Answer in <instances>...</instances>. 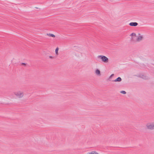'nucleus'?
Masks as SVG:
<instances>
[{"label": "nucleus", "instance_id": "obj_14", "mask_svg": "<svg viewBox=\"0 0 154 154\" xmlns=\"http://www.w3.org/2000/svg\"><path fill=\"white\" fill-rule=\"evenodd\" d=\"M49 57L50 59H53L54 58V57L53 56H49Z\"/></svg>", "mask_w": 154, "mask_h": 154}, {"label": "nucleus", "instance_id": "obj_3", "mask_svg": "<svg viewBox=\"0 0 154 154\" xmlns=\"http://www.w3.org/2000/svg\"><path fill=\"white\" fill-rule=\"evenodd\" d=\"M146 127L148 129H154V122L147 123L146 125Z\"/></svg>", "mask_w": 154, "mask_h": 154}, {"label": "nucleus", "instance_id": "obj_4", "mask_svg": "<svg viewBox=\"0 0 154 154\" xmlns=\"http://www.w3.org/2000/svg\"><path fill=\"white\" fill-rule=\"evenodd\" d=\"M143 38V35L140 34L139 33L138 35L137 36L135 42H139L142 40Z\"/></svg>", "mask_w": 154, "mask_h": 154}, {"label": "nucleus", "instance_id": "obj_7", "mask_svg": "<svg viewBox=\"0 0 154 154\" xmlns=\"http://www.w3.org/2000/svg\"><path fill=\"white\" fill-rule=\"evenodd\" d=\"M95 74L98 76H100L101 75L100 71L98 69H97L95 70Z\"/></svg>", "mask_w": 154, "mask_h": 154}, {"label": "nucleus", "instance_id": "obj_6", "mask_svg": "<svg viewBox=\"0 0 154 154\" xmlns=\"http://www.w3.org/2000/svg\"><path fill=\"white\" fill-rule=\"evenodd\" d=\"M87 154H100L96 150H92L87 152Z\"/></svg>", "mask_w": 154, "mask_h": 154}, {"label": "nucleus", "instance_id": "obj_9", "mask_svg": "<svg viewBox=\"0 0 154 154\" xmlns=\"http://www.w3.org/2000/svg\"><path fill=\"white\" fill-rule=\"evenodd\" d=\"M121 81H122L121 78L120 77H119L117 79H116L115 80L113 81L114 82H121Z\"/></svg>", "mask_w": 154, "mask_h": 154}, {"label": "nucleus", "instance_id": "obj_1", "mask_svg": "<svg viewBox=\"0 0 154 154\" xmlns=\"http://www.w3.org/2000/svg\"><path fill=\"white\" fill-rule=\"evenodd\" d=\"M14 95L19 99L23 98L24 97V93L23 91L19 90L14 92Z\"/></svg>", "mask_w": 154, "mask_h": 154}, {"label": "nucleus", "instance_id": "obj_10", "mask_svg": "<svg viewBox=\"0 0 154 154\" xmlns=\"http://www.w3.org/2000/svg\"><path fill=\"white\" fill-rule=\"evenodd\" d=\"M59 49L58 48H57L55 51V53L56 55H57L58 54V51Z\"/></svg>", "mask_w": 154, "mask_h": 154}, {"label": "nucleus", "instance_id": "obj_2", "mask_svg": "<svg viewBox=\"0 0 154 154\" xmlns=\"http://www.w3.org/2000/svg\"><path fill=\"white\" fill-rule=\"evenodd\" d=\"M97 58L100 60L104 63H107L109 62V59L103 55H99L97 56Z\"/></svg>", "mask_w": 154, "mask_h": 154}, {"label": "nucleus", "instance_id": "obj_11", "mask_svg": "<svg viewBox=\"0 0 154 154\" xmlns=\"http://www.w3.org/2000/svg\"><path fill=\"white\" fill-rule=\"evenodd\" d=\"M49 36H51L53 37H55V35H54L52 34H49Z\"/></svg>", "mask_w": 154, "mask_h": 154}, {"label": "nucleus", "instance_id": "obj_8", "mask_svg": "<svg viewBox=\"0 0 154 154\" xmlns=\"http://www.w3.org/2000/svg\"><path fill=\"white\" fill-rule=\"evenodd\" d=\"M138 24V23L137 22H131L129 24L130 26H137Z\"/></svg>", "mask_w": 154, "mask_h": 154}, {"label": "nucleus", "instance_id": "obj_12", "mask_svg": "<svg viewBox=\"0 0 154 154\" xmlns=\"http://www.w3.org/2000/svg\"><path fill=\"white\" fill-rule=\"evenodd\" d=\"M120 92H121V93H122V94H125L126 93V92L125 91H121Z\"/></svg>", "mask_w": 154, "mask_h": 154}, {"label": "nucleus", "instance_id": "obj_5", "mask_svg": "<svg viewBox=\"0 0 154 154\" xmlns=\"http://www.w3.org/2000/svg\"><path fill=\"white\" fill-rule=\"evenodd\" d=\"M130 36L131 37V39L133 41H135L136 38H137V36L135 33L133 32L132 33Z\"/></svg>", "mask_w": 154, "mask_h": 154}, {"label": "nucleus", "instance_id": "obj_13", "mask_svg": "<svg viewBox=\"0 0 154 154\" xmlns=\"http://www.w3.org/2000/svg\"><path fill=\"white\" fill-rule=\"evenodd\" d=\"M114 75V74H112L109 77V79H110L112 77H113Z\"/></svg>", "mask_w": 154, "mask_h": 154}]
</instances>
